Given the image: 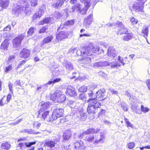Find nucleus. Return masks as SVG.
Masks as SVG:
<instances>
[{"label": "nucleus", "mask_w": 150, "mask_h": 150, "mask_svg": "<svg viewBox=\"0 0 150 150\" xmlns=\"http://www.w3.org/2000/svg\"><path fill=\"white\" fill-rule=\"evenodd\" d=\"M19 2L21 5L15 4L12 9V13L15 16H18L19 13L29 6L28 0H20Z\"/></svg>", "instance_id": "obj_1"}, {"label": "nucleus", "mask_w": 150, "mask_h": 150, "mask_svg": "<svg viewBox=\"0 0 150 150\" xmlns=\"http://www.w3.org/2000/svg\"><path fill=\"white\" fill-rule=\"evenodd\" d=\"M50 98L56 102L61 103L66 100V96L62 92L57 91L51 95Z\"/></svg>", "instance_id": "obj_2"}, {"label": "nucleus", "mask_w": 150, "mask_h": 150, "mask_svg": "<svg viewBox=\"0 0 150 150\" xmlns=\"http://www.w3.org/2000/svg\"><path fill=\"white\" fill-rule=\"evenodd\" d=\"M81 54L82 56H93L92 53L89 45L87 46L83 47L80 51Z\"/></svg>", "instance_id": "obj_3"}, {"label": "nucleus", "mask_w": 150, "mask_h": 150, "mask_svg": "<svg viewBox=\"0 0 150 150\" xmlns=\"http://www.w3.org/2000/svg\"><path fill=\"white\" fill-rule=\"evenodd\" d=\"M64 112V110L62 108H57L54 110L52 113L54 120H56L58 118L61 117Z\"/></svg>", "instance_id": "obj_4"}, {"label": "nucleus", "mask_w": 150, "mask_h": 150, "mask_svg": "<svg viewBox=\"0 0 150 150\" xmlns=\"http://www.w3.org/2000/svg\"><path fill=\"white\" fill-rule=\"evenodd\" d=\"M116 24L117 26L119 27L118 28V33L120 34H124L128 32L127 29L125 28L121 22L117 21L116 23Z\"/></svg>", "instance_id": "obj_5"}, {"label": "nucleus", "mask_w": 150, "mask_h": 150, "mask_svg": "<svg viewBox=\"0 0 150 150\" xmlns=\"http://www.w3.org/2000/svg\"><path fill=\"white\" fill-rule=\"evenodd\" d=\"M24 35L23 34H22L14 39L13 41V46L15 47H17L19 46L22 40L24 38Z\"/></svg>", "instance_id": "obj_6"}, {"label": "nucleus", "mask_w": 150, "mask_h": 150, "mask_svg": "<svg viewBox=\"0 0 150 150\" xmlns=\"http://www.w3.org/2000/svg\"><path fill=\"white\" fill-rule=\"evenodd\" d=\"M144 4L143 3L135 2L133 5L132 8L136 11H143Z\"/></svg>", "instance_id": "obj_7"}, {"label": "nucleus", "mask_w": 150, "mask_h": 150, "mask_svg": "<svg viewBox=\"0 0 150 150\" xmlns=\"http://www.w3.org/2000/svg\"><path fill=\"white\" fill-rule=\"evenodd\" d=\"M81 1L84 4L85 7L81 11V9L79 12L82 15L85 14L88 7L90 6V0H81Z\"/></svg>", "instance_id": "obj_8"}, {"label": "nucleus", "mask_w": 150, "mask_h": 150, "mask_svg": "<svg viewBox=\"0 0 150 150\" xmlns=\"http://www.w3.org/2000/svg\"><path fill=\"white\" fill-rule=\"evenodd\" d=\"M118 60L119 61V62H117L116 61H113L111 63L109 62L110 64H109L108 65H110L111 68H113L118 66L119 67L121 65L119 63L120 62L123 65H124L125 63L123 62V59L120 56L118 57Z\"/></svg>", "instance_id": "obj_9"}, {"label": "nucleus", "mask_w": 150, "mask_h": 150, "mask_svg": "<svg viewBox=\"0 0 150 150\" xmlns=\"http://www.w3.org/2000/svg\"><path fill=\"white\" fill-rule=\"evenodd\" d=\"M42 114L43 118L47 122H52L54 120L52 114H49L48 111H46Z\"/></svg>", "instance_id": "obj_10"}, {"label": "nucleus", "mask_w": 150, "mask_h": 150, "mask_svg": "<svg viewBox=\"0 0 150 150\" xmlns=\"http://www.w3.org/2000/svg\"><path fill=\"white\" fill-rule=\"evenodd\" d=\"M86 146L84 145L83 142L81 141H79L74 144L73 150H83Z\"/></svg>", "instance_id": "obj_11"}, {"label": "nucleus", "mask_w": 150, "mask_h": 150, "mask_svg": "<svg viewBox=\"0 0 150 150\" xmlns=\"http://www.w3.org/2000/svg\"><path fill=\"white\" fill-rule=\"evenodd\" d=\"M11 95L8 94L7 96H4L0 100V105L4 106V104H7L11 98Z\"/></svg>", "instance_id": "obj_12"}, {"label": "nucleus", "mask_w": 150, "mask_h": 150, "mask_svg": "<svg viewBox=\"0 0 150 150\" xmlns=\"http://www.w3.org/2000/svg\"><path fill=\"white\" fill-rule=\"evenodd\" d=\"M105 90L104 89H101L98 90L96 92V98L98 99V100H103L105 98Z\"/></svg>", "instance_id": "obj_13"}, {"label": "nucleus", "mask_w": 150, "mask_h": 150, "mask_svg": "<svg viewBox=\"0 0 150 150\" xmlns=\"http://www.w3.org/2000/svg\"><path fill=\"white\" fill-rule=\"evenodd\" d=\"M50 103L49 102L45 103L44 102H42L40 103L39 105H41V106L39 111V114H40L41 113H43L46 111V110L49 107Z\"/></svg>", "instance_id": "obj_14"}, {"label": "nucleus", "mask_w": 150, "mask_h": 150, "mask_svg": "<svg viewBox=\"0 0 150 150\" xmlns=\"http://www.w3.org/2000/svg\"><path fill=\"white\" fill-rule=\"evenodd\" d=\"M67 35L66 33L63 31L60 32L56 36V39L55 42H57L58 41H61L63 39L67 37Z\"/></svg>", "instance_id": "obj_15"}, {"label": "nucleus", "mask_w": 150, "mask_h": 150, "mask_svg": "<svg viewBox=\"0 0 150 150\" xmlns=\"http://www.w3.org/2000/svg\"><path fill=\"white\" fill-rule=\"evenodd\" d=\"M88 102L91 106L96 107L97 109L101 106L100 103L96 99H89Z\"/></svg>", "instance_id": "obj_16"}, {"label": "nucleus", "mask_w": 150, "mask_h": 150, "mask_svg": "<svg viewBox=\"0 0 150 150\" xmlns=\"http://www.w3.org/2000/svg\"><path fill=\"white\" fill-rule=\"evenodd\" d=\"M108 55L111 58H114L116 56L115 49L113 47H109L108 51Z\"/></svg>", "instance_id": "obj_17"}, {"label": "nucleus", "mask_w": 150, "mask_h": 150, "mask_svg": "<svg viewBox=\"0 0 150 150\" xmlns=\"http://www.w3.org/2000/svg\"><path fill=\"white\" fill-rule=\"evenodd\" d=\"M30 51L29 50L23 49L20 53V56L21 57L27 58L30 56Z\"/></svg>", "instance_id": "obj_18"}, {"label": "nucleus", "mask_w": 150, "mask_h": 150, "mask_svg": "<svg viewBox=\"0 0 150 150\" xmlns=\"http://www.w3.org/2000/svg\"><path fill=\"white\" fill-rule=\"evenodd\" d=\"M109 64H110L108 62H100L95 63L93 65V67L95 68H99L100 67L106 66Z\"/></svg>", "instance_id": "obj_19"}, {"label": "nucleus", "mask_w": 150, "mask_h": 150, "mask_svg": "<svg viewBox=\"0 0 150 150\" xmlns=\"http://www.w3.org/2000/svg\"><path fill=\"white\" fill-rule=\"evenodd\" d=\"M83 58L81 60H79V62L80 63L81 62L82 63L85 64H89L91 62V59L92 56H84Z\"/></svg>", "instance_id": "obj_20"}, {"label": "nucleus", "mask_w": 150, "mask_h": 150, "mask_svg": "<svg viewBox=\"0 0 150 150\" xmlns=\"http://www.w3.org/2000/svg\"><path fill=\"white\" fill-rule=\"evenodd\" d=\"M68 105L71 108L75 109V111L77 112V111H78V109H81V108H78V106L79 104L77 103L76 102L73 101L72 100L69 101L68 103Z\"/></svg>", "instance_id": "obj_21"}, {"label": "nucleus", "mask_w": 150, "mask_h": 150, "mask_svg": "<svg viewBox=\"0 0 150 150\" xmlns=\"http://www.w3.org/2000/svg\"><path fill=\"white\" fill-rule=\"evenodd\" d=\"M100 137L99 139H96L94 143L96 144H97L98 143H103L104 141L105 137V133L104 132H100Z\"/></svg>", "instance_id": "obj_22"}, {"label": "nucleus", "mask_w": 150, "mask_h": 150, "mask_svg": "<svg viewBox=\"0 0 150 150\" xmlns=\"http://www.w3.org/2000/svg\"><path fill=\"white\" fill-rule=\"evenodd\" d=\"M66 93L71 96H76V92L74 88L69 87L66 89Z\"/></svg>", "instance_id": "obj_23"}, {"label": "nucleus", "mask_w": 150, "mask_h": 150, "mask_svg": "<svg viewBox=\"0 0 150 150\" xmlns=\"http://www.w3.org/2000/svg\"><path fill=\"white\" fill-rule=\"evenodd\" d=\"M87 111L89 114L95 113L97 111V109L96 107H93L88 103L87 107Z\"/></svg>", "instance_id": "obj_24"}, {"label": "nucleus", "mask_w": 150, "mask_h": 150, "mask_svg": "<svg viewBox=\"0 0 150 150\" xmlns=\"http://www.w3.org/2000/svg\"><path fill=\"white\" fill-rule=\"evenodd\" d=\"M9 46V42L8 39H5L4 41L3 42L0 47L1 49L5 51L8 50Z\"/></svg>", "instance_id": "obj_25"}, {"label": "nucleus", "mask_w": 150, "mask_h": 150, "mask_svg": "<svg viewBox=\"0 0 150 150\" xmlns=\"http://www.w3.org/2000/svg\"><path fill=\"white\" fill-rule=\"evenodd\" d=\"M100 129H97L96 130L95 129L92 128H90L89 129H87L86 131L83 132L82 134L83 135L84 134H87L90 133L93 134L94 133H97L99 132Z\"/></svg>", "instance_id": "obj_26"}, {"label": "nucleus", "mask_w": 150, "mask_h": 150, "mask_svg": "<svg viewBox=\"0 0 150 150\" xmlns=\"http://www.w3.org/2000/svg\"><path fill=\"white\" fill-rule=\"evenodd\" d=\"M71 132L70 130H67L64 133L63 135V140L67 141L69 139L71 136Z\"/></svg>", "instance_id": "obj_27"}, {"label": "nucleus", "mask_w": 150, "mask_h": 150, "mask_svg": "<svg viewBox=\"0 0 150 150\" xmlns=\"http://www.w3.org/2000/svg\"><path fill=\"white\" fill-rule=\"evenodd\" d=\"M93 21V15L92 14H91L85 18L84 20V23L89 25L91 24Z\"/></svg>", "instance_id": "obj_28"}, {"label": "nucleus", "mask_w": 150, "mask_h": 150, "mask_svg": "<svg viewBox=\"0 0 150 150\" xmlns=\"http://www.w3.org/2000/svg\"><path fill=\"white\" fill-rule=\"evenodd\" d=\"M92 53H97L99 50V47L98 46L96 45H93L91 43L89 44Z\"/></svg>", "instance_id": "obj_29"}, {"label": "nucleus", "mask_w": 150, "mask_h": 150, "mask_svg": "<svg viewBox=\"0 0 150 150\" xmlns=\"http://www.w3.org/2000/svg\"><path fill=\"white\" fill-rule=\"evenodd\" d=\"M149 28L147 26L145 25L143 27L142 30V33L144 37L146 38L148 35Z\"/></svg>", "instance_id": "obj_30"}, {"label": "nucleus", "mask_w": 150, "mask_h": 150, "mask_svg": "<svg viewBox=\"0 0 150 150\" xmlns=\"http://www.w3.org/2000/svg\"><path fill=\"white\" fill-rule=\"evenodd\" d=\"M125 34V35L122 37V39L124 40L129 41L133 37V35L132 34L127 33H126Z\"/></svg>", "instance_id": "obj_31"}, {"label": "nucleus", "mask_w": 150, "mask_h": 150, "mask_svg": "<svg viewBox=\"0 0 150 150\" xmlns=\"http://www.w3.org/2000/svg\"><path fill=\"white\" fill-rule=\"evenodd\" d=\"M36 142H29L25 143V146L27 147H29L27 150H34L35 147L34 146L30 147V146L34 144H35Z\"/></svg>", "instance_id": "obj_32"}, {"label": "nucleus", "mask_w": 150, "mask_h": 150, "mask_svg": "<svg viewBox=\"0 0 150 150\" xmlns=\"http://www.w3.org/2000/svg\"><path fill=\"white\" fill-rule=\"evenodd\" d=\"M78 111L80 115V118L81 120H84L86 118V113L84 112L83 110L81 109H78L77 112Z\"/></svg>", "instance_id": "obj_33"}, {"label": "nucleus", "mask_w": 150, "mask_h": 150, "mask_svg": "<svg viewBox=\"0 0 150 150\" xmlns=\"http://www.w3.org/2000/svg\"><path fill=\"white\" fill-rule=\"evenodd\" d=\"M81 5L79 4H76L72 7V12H79L81 8Z\"/></svg>", "instance_id": "obj_34"}, {"label": "nucleus", "mask_w": 150, "mask_h": 150, "mask_svg": "<svg viewBox=\"0 0 150 150\" xmlns=\"http://www.w3.org/2000/svg\"><path fill=\"white\" fill-rule=\"evenodd\" d=\"M1 6L3 8H5L8 6L9 3V0H0Z\"/></svg>", "instance_id": "obj_35"}, {"label": "nucleus", "mask_w": 150, "mask_h": 150, "mask_svg": "<svg viewBox=\"0 0 150 150\" xmlns=\"http://www.w3.org/2000/svg\"><path fill=\"white\" fill-rule=\"evenodd\" d=\"M63 0H58L56 3L53 5V6L56 8H59L63 4Z\"/></svg>", "instance_id": "obj_36"}, {"label": "nucleus", "mask_w": 150, "mask_h": 150, "mask_svg": "<svg viewBox=\"0 0 150 150\" xmlns=\"http://www.w3.org/2000/svg\"><path fill=\"white\" fill-rule=\"evenodd\" d=\"M52 35L48 36V37L45 38L42 42V45H44L45 44H47L51 41L53 38Z\"/></svg>", "instance_id": "obj_37"}, {"label": "nucleus", "mask_w": 150, "mask_h": 150, "mask_svg": "<svg viewBox=\"0 0 150 150\" xmlns=\"http://www.w3.org/2000/svg\"><path fill=\"white\" fill-rule=\"evenodd\" d=\"M10 147V145L7 142H5L2 143L1 146V150H8Z\"/></svg>", "instance_id": "obj_38"}, {"label": "nucleus", "mask_w": 150, "mask_h": 150, "mask_svg": "<svg viewBox=\"0 0 150 150\" xmlns=\"http://www.w3.org/2000/svg\"><path fill=\"white\" fill-rule=\"evenodd\" d=\"M61 79L60 78H57L55 79H53V80L49 81L47 83L45 84V85L46 86L48 85L52 84L53 85L54 83H56L60 81Z\"/></svg>", "instance_id": "obj_39"}, {"label": "nucleus", "mask_w": 150, "mask_h": 150, "mask_svg": "<svg viewBox=\"0 0 150 150\" xmlns=\"http://www.w3.org/2000/svg\"><path fill=\"white\" fill-rule=\"evenodd\" d=\"M87 95H88L89 99H95L96 98V95H94L92 91L91 90H89L88 92L87 91L86 93Z\"/></svg>", "instance_id": "obj_40"}, {"label": "nucleus", "mask_w": 150, "mask_h": 150, "mask_svg": "<svg viewBox=\"0 0 150 150\" xmlns=\"http://www.w3.org/2000/svg\"><path fill=\"white\" fill-rule=\"evenodd\" d=\"M131 109L132 111L136 113L139 114H141V112H140L139 108H138V106L136 105H133L131 106Z\"/></svg>", "instance_id": "obj_41"}, {"label": "nucleus", "mask_w": 150, "mask_h": 150, "mask_svg": "<svg viewBox=\"0 0 150 150\" xmlns=\"http://www.w3.org/2000/svg\"><path fill=\"white\" fill-rule=\"evenodd\" d=\"M55 143L53 141L51 140L46 141L45 142V144L50 148L54 147L55 146Z\"/></svg>", "instance_id": "obj_42"}, {"label": "nucleus", "mask_w": 150, "mask_h": 150, "mask_svg": "<svg viewBox=\"0 0 150 150\" xmlns=\"http://www.w3.org/2000/svg\"><path fill=\"white\" fill-rule=\"evenodd\" d=\"M64 65L67 69L69 70H71L73 68V65L71 64L69 62L66 61Z\"/></svg>", "instance_id": "obj_43"}, {"label": "nucleus", "mask_w": 150, "mask_h": 150, "mask_svg": "<svg viewBox=\"0 0 150 150\" xmlns=\"http://www.w3.org/2000/svg\"><path fill=\"white\" fill-rule=\"evenodd\" d=\"M94 137L93 135H88L86 137V140L89 142H92L94 140Z\"/></svg>", "instance_id": "obj_44"}, {"label": "nucleus", "mask_w": 150, "mask_h": 150, "mask_svg": "<svg viewBox=\"0 0 150 150\" xmlns=\"http://www.w3.org/2000/svg\"><path fill=\"white\" fill-rule=\"evenodd\" d=\"M53 16L54 17L52 18L53 20L54 21V20L57 19V18L60 17L62 16V14L59 12L56 11L54 12Z\"/></svg>", "instance_id": "obj_45"}, {"label": "nucleus", "mask_w": 150, "mask_h": 150, "mask_svg": "<svg viewBox=\"0 0 150 150\" xmlns=\"http://www.w3.org/2000/svg\"><path fill=\"white\" fill-rule=\"evenodd\" d=\"M13 68V65L12 64H10L6 67L4 69V71L6 73H8L10 71L12 70Z\"/></svg>", "instance_id": "obj_46"}, {"label": "nucleus", "mask_w": 150, "mask_h": 150, "mask_svg": "<svg viewBox=\"0 0 150 150\" xmlns=\"http://www.w3.org/2000/svg\"><path fill=\"white\" fill-rule=\"evenodd\" d=\"M88 88L87 86H83L81 87L79 89V91L80 92H87V90H88Z\"/></svg>", "instance_id": "obj_47"}, {"label": "nucleus", "mask_w": 150, "mask_h": 150, "mask_svg": "<svg viewBox=\"0 0 150 150\" xmlns=\"http://www.w3.org/2000/svg\"><path fill=\"white\" fill-rule=\"evenodd\" d=\"M27 133L29 134H37L40 133L39 132H36L35 130L31 129H27Z\"/></svg>", "instance_id": "obj_48"}, {"label": "nucleus", "mask_w": 150, "mask_h": 150, "mask_svg": "<svg viewBox=\"0 0 150 150\" xmlns=\"http://www.w3.org/2000/svg\"><path fill=\"white\" fill-rule=\"evenodd\" d=\"M44 23H52L54 22V21L53 20V18L50 17L44 19Z\"/></svg>", "instance_id": "obj_49"}, {"label": "nucleus", "mask_w": 150, "mask_h": 150, "mask_svg": "<svg viewBox=\"0 0 150 150\" xmlns=\"http://www.w3.org/2000/svg\"><path fill=\"white\" fill-rule=\"evenodd\" d=\"M141 111L144 113H146L149 111V109L147 107H144L143 105H141Z\"/></svg>", "instance_id": "obj_50"}, {"label": "nucleus", "mask_w": 150, "mask_h": 150, "mask_svg": "<svg viewBox=\"0 0 150 150\" xmlns=\"http://www.w3.org/2000/svg\"><path fill=\"white\" fill-rule=\"evenodd\" d=\"M15 55H11L8 58L7 62L8 63L13 62L15 59Z\"/></svg>", "instance_id": "obj_51"}, {"label": "nucleus", "mask_w": 150, "mask_h": 150, "mask_svg": "<svg viewBox=\"0 0 150 150\" xmlns=\"http://www.w3.org/2000/svg\"><path fill=\"white\" fill-rule=\"evenodd\" d=\"M125 122L126 124L127 125V127H130L132 128H133V125L130 123L129 121L126 118H125Z\"/></svg>", "instance_id": "obj_52"}, {"label": "nucleus", "mask_w": 150, "mask_h": 150, "mask_svg": "<svg viewBox=\"0 0 150 150\" xmlns=\"http://www.w3.org/2000/svg\"><path fill=\"white\" fill-rule=\"evenodd\" d=\"M74 23V20H72L69 21H66L64 23L65 25H73Z\"/></svg>", "instance_id": "obj_53"}, {"label": "nucleus", "mask_w": 150, "mask_h": 150, "mask_svg": "<svg viewBox=\"0 0 150 150\" xmlns=\"http://www.w3.org/2000/svg\"><path fill=\"white\" fill-rule=\"evenodd\" d=\"M36 13L39 16V18L41 17L44 14V11L42 9H40L38 11L36 12Z\"/></svg>", "instance_id": "obj_54"}, {"label": "nucleus", "mask_w": 150, "mask_h": 150, "mask_svg": "<svg viewBox=\"0 0 150 150\" xmlns=\"http://www.w3.org/2000/svg\"><path fill=\"white\" fill-rule=\"evenodd\" d=\"M30 3L32 6H36L38 5V0H31Z\"/></svg>", "instance_id": "obj_55"}, {"label": "nucleus", "mask_w": 150, "mask_h": 150, "mask_svg": "<svg viewBox=\"0 0 150 150\" xmlns=\"http://www.w3.org/2000/svg\"><path fill=\"white\" fill-rule=\"evenodd\" d=\"M33 125L34 127L38 128L41 125V124L38 122H35L33 123Z\"/></svg>", "instance_id": "obj_56"}, {"label": "nucleus", "mask_w": 150, "mask_h": 150, "mask_svg": "<svg viewBox=\"0 0 150 150\" xmlns=\"http://www.w3.org/2000/svg\"><path fill=\"white\" fill-rule=\"evenodd\" d=\"M130 21L133 25L136 24L138 22V21L134 17L130 18Z\"/></svg>", "instance_id": "obj_57"}, {"label": "nucleus", "mask_w": 150, "mask_h": 150, "mask_svg": "<svg viewBox=\"0 0 150 150\" xmlns=\"http://www.w3.org/2000/svg\"><path fill=\"white\" fill-rule=\"evenodd\" d=\"M33 28H31L28 32V34L29 35H31L34 33V29Z\"/></svg>", "instance_id": "obj_58"}, {"label": "nucleus", "mask_w": 150, "mask_h": 150, "mask_svg": "<svg viewBox=\"0 0 150 150\" xmlns=\"http://www.w3.org/2000/svg\"><path fill=\"white\" fill-rule=\"evenodd\" d=\"M47 29V27L44 26L40 29L39 31V33H45Z\"/></svg>", "instance_id": "obj_59"}, {"label": "nucleus", "mask_w": 150, "mask_h": 150, "mask_svg": "<svg viewBox=\"0 0 150 150\" xmlns=\"http://www.w3.org/2000/svg\"><path fill=\"white\" fill-rule=\"evenodd\" d=\"M54 69L52 71V73L53 74H54V73H57L59 71L58 68L57 67H55V66H53L52 69Z\"/></svg>", "instance_id": "obj_60"}, {"label": "nucleus", "mask_w": 150, "mask_h": 150, "mask_svg": "<svg viewBox=\"0 0 150 150\" xmlns=\"http://www.w3.org/2000/svg\"><path fill=\"white\" fill-rule=\"evenodd\" d=\"M77 52L78 51L76 48H75L73 49H71L69 51V52L70 53H76L78 55Z\"/></svg>", "instance_id": "obj_61"}, {"label": "nucleus", "mask_w": 150, "mask_h": 150, "mask_svg": "<svg viewBox=\"0 0 150 150\" xmlns=\"http://www.w3.org/2000/svg\"><path fill=\"white\" fill-rule=\"evenodd\" d=\"M79 98L84 101H86V98L83 94H81L79 96Z\"/></svg>", "instance_id": "obj_62"}, {"label": "nucleus", "mask_w": 150, "mask_h": 150, "mask_svg": "<svg viewBox=\"0 0 150 150\" xmlns=\"http://www.w3.org/2000/svg\"><path fill=\"white\" fill-rule=\"evenodd\" d=\"M135 145L133 142H131L128 144V147L129 149H132L134 147Z\"/></svg>", "instance_id": "obj_63"}, {"label": "nucleus", "mask_w": 150, "mask_h": 150, "mask_svg": "<svg viewBox=\"0 0 150 150\" xmlns=\"http://www.w3.org/2000/svg\"><path fill=\"white\" fill-rule=\"evenodd\" d=\"M121 108L125 111H127L128 110L126 104L124 103L121 104Z\"/></svg>", "instance_id": "obj_64"}]
</instances>
